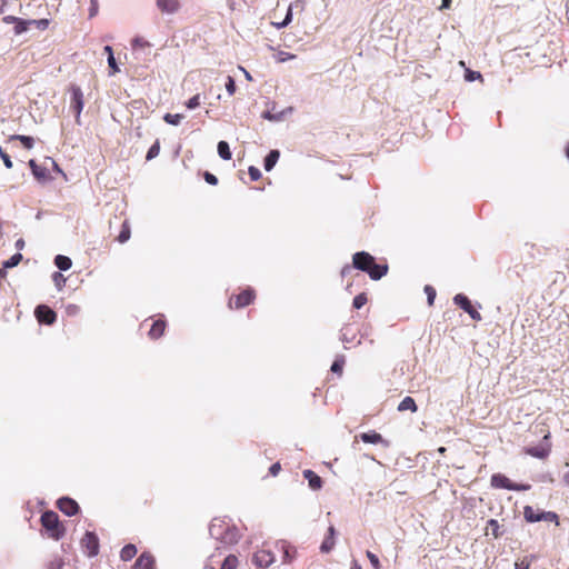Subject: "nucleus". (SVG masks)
Here are the masks:
<instances>
[{
    "label": "nucleus",
    "instance_id": "1",
    "mask_svg": "<svg viewBox=\"0 0 569 569\" xmlns=\"http://www.w3.org/2000/svg\"><path fill=\"white\" fill-rule=\"evenodd\" d=\"M352 268L368 273L372 280H380L389 270L387 263H377L375 258L367 251L356 252L352 256V264H346L341 269V276H347Z\"/></svg>",
    "mask_w": 569,
    "mask_h": 569
},
{
    "label": "nucleus",
    "instance_id": "2",
    "mask_svg": "<svg viewBox=\"0 0 569 569\" xmlns=\"http://www.w3.org/2000/svg\"><path fill=\"white\" fill-rule=\"evenodd\" d=\"M40 522L50 538L59 540L64 536L66 528L60 522L57 512L51 510L44 511L41 515Z\"/></svg>",
    "mask_w": 569,
    "mask_h": 569
},
{
    "label": "nucleus",
    "instance_id": "3",
    "mask_svg": "<svg viewBox=\"0 0 569 569\" xmlns=\"http://www.w3.org/2000/svg\"><path fill=\"white\" fill-rule=\"evenodd\" d=\"M523 518L527 522L549 521L559 526V517L553 511H540L531 506H525Z\"/></svg>",
    "mask_w": 569,
    "mask_h": 569
},
{
    "label": "nucleus",
    "instance_id": "4",
    "mask_svg": "<svg viewBox=\"0 0 569 569\" xmlns=\"http://www.w3.org/2000/svg\"><path fill=\"white\" fill-rule=\"evenodd\" d=\"M490 485L496 489H507L512 491H527L531 488L528 483H515L502 473H493L490 478Z\"/></svg>",
    "mask_w": 569,
    "mask_h": 569
},
{
    "label": "nucleus",
    "instance_id": "5",
    "mask_svg": "<svg viewBox=\"0 0 569 569\" xmlns=\"http://www.w3.org/2000/svg\"><path fill=\"white\" fill-rule=\"evenodd\" d=\"M256 299V291L248 287L242 289L239 293H234L229 298L228 307L230 309H242L251 305Z\"/></svg>",
    "mask_w": 569,
    "mask_h": 569
},
{
    "label": "nucleus",
    "instance_id": "6",
    "mask_svg": "<svg viewBox=\"0 0 569 569\" xmlns=\"http://www.w3.org/2000/svg\"><path fill=\"white\" fill-rule=\"evenodd\" d=\"M69 91L71 93L70 108L74 112V121L77 124H81V112L84 106L82 90L80 87L71 84Z\"/></svg>",
    "mask_w": 569,
    "mask_h": 569
},
{
    "label": "nucleus",
    "instance_id": "7",
    "mask_svg": "<svg viewBox=\"0 0 569 569\" xmlns=\"http://www.w3.org/2000/svg\"><path fill=\"white\" fill-rule=\"evenodd\" d=\"M80 545L88 557H94L99 553V539L94 532L87 531L83 535Z\"/></svg>",
    "mask_w": 569,
    "mask_h": 569
},
{
    "label": "nucleus",
    "instance_id": "8",
    "mask_svg": "<svg viewBox=\"0 0 569 569\" xmlns=\"http://www.w3.org/2000/svg\"><path fill=\"white\" fill-rule=\"evenodd\" d=\"M550 433L547 432L543 436V442L536 447H528L525 449V452L531 457L538 458V459H546L549 453L551 452V443L549 441Z\"/></svg>",
    "mask_w": 569,
    "mask_h": 569
},
{
    "label": "nucleus",
    "instance_id": "9",
    "mask_svg": "<svg viewBox=\"0 0 569 569\" xmlns=\"http://www.w3.org/2000/svg\"><path fill=\"white\" fill-rule=\"evenodd\" d=\"M453 301L463 311H466L472 320L480 321L482 319L480 312L472 306L471 301L468 299L467 296L458 293L455 296Z\"/></svg>",
    "mask_w": 569,
    "mask_h": 569
},
{
    "label": "nucleus",
    "instance_id": "10",
    "mask_svg": "<svg viewBox=\"0 0 569 569\" xmlns=\"http://www.w3.org/2000/svg\"><path fill=\"white\" fill-rule=\"evenodd\" d=\"M34 315L40 323L52 325L57 320L56 312L46 305L38 306Z\"/></svg>",
    "mask_w": 569,
    "mask_h": 569
},
{
    "label": "nucleus",
    "instance_id": "11",
    "mask_svg": "<svg viewBox=\"0 0 569 569\" xmlns=\"http://www.w3.org/2000/svg\"><path fill=\"white\" fill-rule=\"evenodd\" d=\"M58 509L67 516H74L79 512V505L69 497H62L57 501Z\"/></svg>",
    "mask_w": 569,
    "mask_h": 569
},
{
    "label": "nucleus",
    "instance_id": "12",
    "mask_svg": "<svg viewBox=\"0 0 569 569\" xmlns=\"http://www.w3.org/2000/svg\"><path fill=\"white\" fill-rule=\"evenodd\" d=\"M253 563L259 568H268L274 561L273 555L268 550H258L253 555Z\"/></svg>",
    "mask_w": 569,
    "mask_h": 569
},
{
    "label": "nucleus",
    "instance_id": "13",
    "mask_svg": "<svg viewBox=\"0 0 569 569\" xmlns=\"http://www.w3.org/2000/svg\"><path fill=\"white\" fill-rule=\"evenodd\" d=\"M156 560L150 552H142L134 562L133 569H154Z\"/></svg>",
    "mask_w": 569,
    "mask_h": 569
},
{
    "label": "nucleus",
    "instance_id": "14",
    "mask_svg": "<svg viewBox=\"0 0 569 569\" xmlns=\"http://www.w3.org/2000/svg\"><path fill=\"white\" fill-rule=\"evenodd\" d=\"M156 3L162 13L172 14L180 9L179 0H156Z\"/></svg>",
    "mask_w": 569,
    "mask_h": 569
},
{
    "label": "nucleus",
    "instance_id": "15",
    "mask_svg": "<svg viewBox=\"0 0 569 569\" xmlns=\"http://www.w3.org/2000/svg\"><path fill=\"white\" fill-rule=\"evenodd\" d=\"M166 327H167L166 320H163L161 318L154 320L153 323L151 325L149 332H148L149 338L152 340L159 339L160 337L163 336Z\"/></svg>",
    "mask_w": 569,
    "mask_h": 569
},
{
    "label": "nucleus",
    "instance_id": "16",
    "mask_svg": "<svg viewBox=\"0 0 569 569\" xmlns=\"http://www.w3.org/2000/svg\"><path fill=\"white\" fill-rule=\"evenodd\" d=\"M359 437L366 443H373V445L382 443L385 447L389 446V441L383 439L382 436L375 430H371L369 432H363Z\"/></svg>",
    "mask_w": 569,
    "mask_h": 569
},
{
    "label": "nucleus",
    "instance_id": "17",
    "mask_svg": "<svg viewBox=\"0 0 569 569\" xmlns=\"http://www.w3.org/2000/svg\"><path fill=\"white\" fill-rule=\"evenodd\" d=\"M29 167L38 181L44 182L49 180V173L47 168L39 166L34 160L29 161Z\"/></svg>",
    "mask_w": 569,
    "mask_h": 569
},
{
    "label": "nucleus",
    "instance_id": "18",
    "mask_svg": "<svg viewBox=\"0 0 569 569\" xmlns=\"http://www.w3.org/2000/svg\"><path fill=\"white\" fill-rule=\"evenodd\" d=\"M335 535H336L335 527L330 526L328 528V536L325 538V540L322 541V543L320 546L321 552L328 553V552H330L333 549V547H335Z\"/></svg>",
    "mask_w": 569,
    "mask_h": 569
},
{
    "label": "nucleus",
    "instance_id": "19",
    "mask_svg": "<svg viewBox=\"0 0 569 569\" xmlns=\"http://www.w3.org/2000/svg\"><path fill=\"white\" fill-rule=\"evenodd\" d=\"M303 477L308 480L309 487L311 489L319 490L322 487V479L312 470H305Z\"/></svg>",
    "mask_w": 569,
    "mask_h": 569
},
{
    "label": "nucleus",
    "instance_id": "20",
    "mask_svg": "<svg viewBox=\"0 0 569 569\" xmlns=\"http://www.w3.org/2000/svg\"><path fill=\"white\" fill-rule=\"evenodd\" d=\"M240 537H241V535H240L239 530L233 526V527H228L226 529V532L223 535H221L220 538L223 542L236 543V542H238Z\"/></svg>",
    "mask_w": 569,
    "mask_h": 569
},
{
    "label": "nucleus",
    "instance_id": "21",
    "mask_svg": "<svg viewBox=\"0 0 569 569\" xmlns=\"http://www.w3.org/2000/svg\"><path fill=\"white\" fill-rule=\"evenodd\" d=\"M300 4H302L301 1H296V2L291 3L288 8L284 19L282 21H280V23L271 22V24L277 29H282V28L287 27L292 21V8L298 7ZM303 6H301V8Z\"/></svg>",
    "mask_w": 569,
    "mask_h": 569
},
{
    "label": "nucleus",
    "instance_id": "22",
    "mask_svg": "<svg viewBox=\"0 0 569 569\" xmlns=\"http://www.w3.org/2000/svg\"><path fill=\"white\" fill-rule=\"evenodd\" d=\"M398 410L400 412H403V411H411V412H416L418 410V407L416 405V401L413 398L407 396L405 397L401 402L399 403L398 406Z\"/></svg>",
    "mask_w": 569,
    "mask_h": 569
},
{
    "label": "nucleus",
    "instance_id": "23",
    "mask_svg": "<svg viewBox=\"0 0 569 569\" xmlns=\"http://www.w3.org/2000/svg\"><path fill=\"white\" fill-rule=\"evenodd\" d=\"M489 533H491V536H492L493 538H496V539H497V538H499V537H501V536H502V533H503V532L501 531V529H500V525H499V522H498L496 519H490V520H488V522H487V526H486V535H489Z\"/></svg>",
    "mask_w": 569,
    "mask_h": 569
},
{
    "label": "nucleus",
    "instance_id": "24",
    "mask_svg": "<svg viewBox=\"0 0 569 569\" xmlns=\"http://www.w3.org/2000/svg\"><path fill=\"white\" fill-rule=\"evenodd\" d=\"M138 550H137V547L132 543H128L126 545L121 551H120V558L123 560V561H129L131 560L133 557H136Z\"/></svg>",
    "mask_w": 569,
    "mask_h": 569
},
{
    "label": "nucleus",
    "instance_id": "25",
    "mask_svg": "<svg viewBox=\"0 0 569 569\" xmlns=\"http://www.w3.org/2000/svg\"><path fill=\"white\" fill-rule=\"evenodd\" d=\"M279 151L278 150H271L268 156L264 158V169L267 171H270L274 164L277 163L279 159Z\"/></svg>",
    "mask_w": 569,
    "mask_h": 569
},
{
    "label": "nucleus",
    "instance_id": "26",
    "mask_svg": "<svg viewBox=\"0 0 569 569\" xmlns=\"http://www.w3.org/2000/svg\"><path fill=\"white\" fill-rule=\"evenodd\" d=\"M54 264L60 269V270H68L71 268L72 266V261L69 257L67 256H62V254H58L56 258H54Z\"/></svg>",
    "mask_w": 569,
    "mask_h": 569
},
{
    "label": "nucleus",
    "instance_id": "27",
    "mask_svg": "<svg viewBox=\"0 0 569 569\" xmlns=\"http://www.w3.org/2000/svg\"><path fill=\"white\" fill-rule=\"evenodd\" d=\"M217 148H218L219 156L223 160H230L231 159L232 154H231L230 147H229L228 142L219 141Z\"/></svg>",
    "mask_w": 569,
    "mask_h": 569
},
{
    "label": "nucleus",
    "instance_id": "28",
    "mask_svg": "<svg viewBox=\"0 0 569 569\" xmlns=\"http://www.w3.org/2000/svg\"><path fill=\"white\" fill-rule=\"evenodd\" d=\"M10 140H19L26 149H31L34 144L33 138L29 136L13 134Z\"/></svg>",
    "mask_w": 569,
    "mask_h": 569
},
{
    "label": "nucleus",
    "instance_id": "29",
    "mask_svg": "<svg viewBox=\"0 0 569 569\" xmlns=\"http://www.w3.org/2000/svg\"><path fill=\"white\" fill-rule=\"evenodd\" d=\"M159 153H160V141H159V139H157L154 141V143L149 148L147 156H146V160L150 161V160L157 158L159 156Z\"/></svg>",
    "mask_w": 569,
    "mask_h": 569
},
{
    "label": "nucleus",
    "instance_id": "30",
    "mask_svg": "<svg viewBox=\"0 0 569 569\" xmlns=\"http://www.w3.org/2000/svg\"><path fill=\"white\" fill-rule=\"evenodd\" d=\"M238 558L234 555H229L223 560L220 569H237Z\"/></svg>",
    "mask_w": 569,
    "mask_h": 569
},
{
    "label": "nucleus",
    "instance_id": "31",
    "mask_svg": "<svg viewBox=\"0 0 569 569\" xmlns=\"http://www.w3.org/2000/svg\"><path fill=\"white\" fill-rule=\"evenodd\" d=\"M130 233H131V231H130V226H129V223H128L127 221H124V222L122 223L121 231H120V233H119V236H118V241H119L120 243H124L126 241H128V240H129V238H130Z\"/></svg>",
    "mask_w": 569,
    "mask_h": 569
},
{
    "label": "nucleus",
    "instance_id": "32",
    "mask_svg": "<svg viewBox=\"0 0 569 569\" xmlns=\"http://www.w3.org/2000/svg\"><path fill=\"white\" fill-rule=\"evenodd\" d=\"M21 260H22V254L21 253H14L10 259L6 260L2 263L3 269L13 268V267L18 266Z\"/></svg>",
    "mask_w": 569,
    "mask_h": 569
},
{
    "label": "nucleus",
    "instance_id": "33",
    "mask_svg": "<svg viewBox=\"0 0 569 569\" xmlns=\"http://www.w3.org/2000/svg\"><path fill=\"white\" fill-rule=\"evenodd\" d=\"M183 116L180 114V113H166L163 116V120L169 123V124H172V126H178L181 120H182Z\"/></svg>",
    "mask_w": 569,
    "mask_h": 569
},
{
    "label": "nucleus",
    "instance_id": "34",
    "mask_svg": "<svg viewBox=\"0 0 569 569\" xmlns=\"http://www.w3.org/2000/svg\"><path fill=\"white\" fill-rule=\"evenodd\" d=\"M367 301H368V297L365 292H362V293L357 295L353 298L352 306L356 309H360L367 303Z\"/></svg>",
    "mask_w": 569,
    "mask_h": 569
},
{
    "label": "nucleus",
    "instance_id": "35",
    "mask_svg": "<svg viewBox=\"0 0 569 569\" xmlns=\"http://www.w3.org/2000/svg\"><path fill=\"white\" fill-rule=\"evenodd\" d=\"M425 292L427 295L428 305L432 306L437 295L436 289L432 286L427 284L425 286Z\"/></svg>",
    "mask_w": 569,
    "mask_h": 569
},
{
    "label": "nucleus",
    "instance_id": "36",
    "mask_svg": "<svg viewBox=\"0 0 569 569\" xmlns=\"http://www.w3.org/2000/svg\"><path fill=\"white\" fill-rule=\"evenodd\" d=\"M465 79H466V81H469V82L475 81V80L482 81V76L478 71H472L470 69H466Z\"/></svg>",
    "mask_w": 569,
    "mask_h": 569
},
{
    "label": "nucleus",
    "instance_id": "37",
    "mask_svg": "<svg viewBox=\"0 0 569 569\" xmlns=\"http://www.w3.org/2000/svg\"><path fill=\"white\" fill-rule=\"evenodd\" d=\"M296 58V54L293 53H290V52H286V51H279L276 56V60L278 62H284L287 60H292Z\"/></svg>",
    "mask_w": 569,
    "mask_h": 569
},
{
    "label": "nucleus",
    "instance_id": "38",
    "mask_svg": "<svg viewBox=\"0 0 569 569\" xmlns=\"http://www.w3.org/2000/svg\"><path fill=\"white\" fill-rule=\"evenodd\" d=\"M201 101H200V94H194L192 98H190L187 102H186V107L188 109H196L200 106Z\"/></svg>",
    "mask_w": 569,
    "mask_h": 569
},
{
    "label": "nucleus",
    "instance_id": "39",
    "mask_svg": "<svg viewBox=\"0 0 569 569\" xmlns=\"http://www.w3.org/2000/svg\"><path fill=\"white\" fill-rule=\"evenodd\" d=\"M366 556L375 569H380L381 566H380L379 558L373 552L368 550L366 552Z\"/></svg>",
    "mask_w": 569,
    "mask_h": 569
},
{
    "label": "nucleus",
    "instance_id": "40",
    "mask_svg": "<svg viewBox=\"0 0 569 569\" xmlns=\"http://www.w3.org/2000/svg\"><path fill=\"white\" fill-rule=\"evenodd\" d=\"M530 565L531 562L528 557H523L515 562V569H529Z\"/></svg>",
    "mask_w": 569,
    "mask_h": 569
},
{
    "label": "nucleus",
    "instance_id": "41",
    "mask_svg": "<svg viewBox=\"0 0 569 569\" xmlns=\"http://www.w3.org/2000/svg\"><path fill=\"white\" fill-rule=\"evenodd\" d=\"M0 158L2 159L6 168L11 169L13 167L10 156L1 147H0Z\"/></svg>",
    "mask_w": 569,
    "mask_h": 569
},
{
    "label": "nucleus",
    "instance_id": "42",
    "mask_svg": "<svg viewBox=\"0 0 569 569\" xmlns=\"http://www.w3.org/2000/svg\"><path fill=\"white\" fill-rule=\"evenodd\" d=\"M30 23V21H24V20H20V19H17V24H16V32L17 33H22L24 31L28 30V24Z\"/></svg>",
    "mask_w": 569,
    "mask_h": 569
},
{
    "label": "nucleus",
    "instance_id": "43",
    "mask_svg": "<svg viewBox=\"0 0 569 569\" xmlns=\"http://www.w3.org/2000/svg\"><path fill=\"white\" fill-rule=\"evenodd\" d=\"M226 89L230 96L236 92V82L231 76H228L227 78Z\"/></svg>",
    "mask_w": 569,
    "mask_h": 569
},
{
    "label": "nucleus",
    "instance_id": "44",
    "mask_svg": "<svg viewBox=\"0 0 569 569\" xmlns=\"http://www.w3.org/2000/svg\"><path fill=\"white\" fill-rule=\"evenodd\" d=\"M248 173L252 181H257L261 178L260 170L253 166L249 167Z\"/></svg>",
    "mask_w": 569,
    "mask_h": 569
},
{
    "label": "nucleus",
    "instance_id": "45",
    "mask_svg": "<svg viewBox=\"0 0 569 569\" xmlns=\"http://www.w3.org/2000/svg\"><path fill=\"white\" fill-rule=\"evenodd\" d=\"M343 365H345L343 360H335L331 366V371L340 375L342 372Z\"/></svg>",
    "mask_w": 569,
    "mask_h": 569
},
{
    "label": "nucleus",
    "instance_id": "46",
    "mask_svg": "<svg viewBox=\"0 0 569 569\" xmlns=\"http://www.w3.org/2000/svg\"><path fill=\"white\" fill-rule=\"evenodd\" d=\"M30 23L36 24L38 29L44 30L49 26V20L48 19L31 20Z\"/></svg>",
    "mask_w": 569,
    "mask_h": 569
},
{
    "label": "nucleus",
    "instance_id": "47",
    "mask_svg": "<svg viewBox=\"0 0 569 569\" xmlns=\"http://www.w3.org/2000/svg\"><path fill=\"white\" fill-rule=\"evenodd\" d=\"M108 64H109V68L111 69V74H114L116 72L119 71V68L117 66L113 54H110V57H108Z\"/></svg>",
    "mask_w": 569,
    "mask_h": 569
},
{
    "label": "nucleus",
    "instance_id": "48",
    "mask_svg": "<svg viewBox=\"0 0 569 569\" xmlns=\"http://www.w3.org/2000/svg\"><path fill=\"white\" fill-rule=\"evenodd\" d=\"M203 178L209 184L216 186L218 183V178L211 172L206 171Z\"/></svg>",
    "mask_w": 569,
    "mask_h": 569
},
{
    "label": "nucleus",
    "instance_id": "49",
    "mask_svg": "<svg viewBox=\"0 0 569 569\" xmlns=\"http://www.w3.org/2000/svg\"><path fill=\"white\" fill-rule=\"evenodd\" d=\"M98 8H99L98 1L91 0L90 1V10H89L90 18L94 17L98 13Z\"/></svg>",
    "mask_w": 569,
    "mask_h": 569
},
{
    "label": "nucleus",
    "instance_id": "50",
    "mask_svg": "<svg viewBox=\"0 0 569 569\" xmlns=\"http://www.w3.org/2000/svg\"><path fill=\"white\" fill-rule=\"evenodd\" d=\"M281 470V465L279 462H276L273 463L270 469H269V473L272 476V477H276Z\"/></svg>",
    "mask_w": 569,
    "mask_h": 569
},
{
    "label": "nucleus",
    "instance_id": "51",
    "mask_svg": "<svg viewBox=\"0 0 569 569\" xmlns=\"http://www.w3.org/2000/svg\"><path fill=\"white\" fill-rule=\"evenodd\" d=\"M16 247L18 249H22L24 247V241L23 239H18L17 242H16Z\"/></svg>",
    "mask_w": 569,
    "mask_h": 569
},
{
    "label": "nucleus",
    "instance_id": "52",
    "mask_svg": "<svg viewBox=\"0 0 569 569\" xmlns=\"http://www.w3.org/2000/svg\"><path fill=\"white\" fill-rule=\"evenodd\" d=\"M221 527H222V525L212 523L211 529H210L211 533L214 535V531L217 530V528H221Z\"/></svg>",
    "mask_w": 569,
    "mask_h": 569
},
{
    "label": "nucleus",
    "instance_id": "53",
    "mask_svg": "<svg viewBox=\"0 0 569 569\" xmlns=\"http://www.w3.org/2000/svg\"><path fill=\"white\" fill-rule=\"evenodd\" d=\"M350 569H362V567L358 563V561H352Z\"/></svg>",
    "mask_w": 569,
    "mask_h": 569
},
{
    "label": "nucleus",
    "instance_id": "54",
    "mask_svg": "<svg viewBox=\"0 0 569 569\" xmlns=\"http://www.w3.org/2000/svg\"><path fill=\"white\" fill-rule=\"evenodd\" d=\"M104 51L106 53H108V57H110V54H113L112 48L110 46H106Z\"/></svg>",
    "mask_w": 569,
    "mask_h": 569
},
{
    "label": "nucleus",
    "instance_id": "55",
    "mask_svg": "<svg viewBox=\"0 0 569 569\" xmlns=\"http://www.w3.org/2000/svg\"><path fill=\"white\" fill-rule=\"evenodd\" d=\"M451 3V0H442V8H449Z\"/></svg>",
    "mask_w": 569,
    "mask_h": 569
},
{
    "label": "nucleus",
    "instance_id": "56",
    "mask_svg": "<svg viewBox=\"0 0 569 569\" xmlns=\"http://www.w3.org/2000/svg\"><path fill=\"white\" fill-rule=\"evenodd\" d=\"M283 560H284V561H290V560H291V558H290V552H289V550H288V549H287V550H284V559H283Z\"/></svg>",
    "mask_w": 569,
    "mask_h": 569
},
{
    "label": "nucleus",
    "instance_id": "57",
    "mask_svg": "<svg viewBox=\"0 0 569 569\" xmlns=\"http://www.w3.org/2000/svg\"><path fill=\"white\" fill-rule=\"evenodd\" d=\"M563 481L567 486H569V471L563 475Z\"/></svg>",
    "mask_w": 569,
    "mask_h": 569
},
{
    "label": "nucleus",
    "instance_id": "58",
    "mask_svg": "<svg viewBox=\"0 0 569 569\" xmlns=\"http://www.w3.org/2000/svg\"><path fill=\"white\" fill-rule=\"evenodd\" d=\"M6 276V269H0V278L4 277Z\"/></svg>",
    "mask_w": 569,
    "mask_h": 569
},
{
    "label": "nucleus",
    "instance_id": "59",
    "mask_svg": "<svg viewBox=\"0 0 569 569\" xmlns=\"http://www.w3.org/2000/svg\"><path fill=\"white\" fill-rule=\"evenodd\" d=\"M459 66H460V67H462V68H465V69H467V68H466V63H465V61H462V60H461V61H459Z\"/></svg>",
    "mask_w": 569,
    "mask_h": 569
},
{
    "label": "nucleus",
    "instance_id": "60",
    "mask_svg": "<svg viewBox=\"0 0 569 569\" xmlns=\"http://www.w3.org/2000/svg\"><path fill=\"white\" fill-rule=\"evenodd\" d=\"M136 44H141V41L139 39H134L133 46H136Z\"/></svg>",
    "mask_w": 569,
    "mask_h": 569
},
{
    "label": "nucleus",
    "instance_id": "61",
    "mask_svg": "<svg viewBox=\"0 0 569 569\" xmlns=\"http://www.w3.org/2000/svg\"><path fill=\"white\" fill-rule=\"evenodd\" d=\"M136 44H141V41L139 39H134L133 46H136Z\"/></svg>",
    "mask_w": 569,
    "mask_h": 569
},
{
    "label": "nucleus",
    "instance_id": "62",
    "mask_svg": "<svg viewBox=\"0 0 569 569\" xmlns=\"http://www.w3.org/2000/svg\"><path fill=\"white\" fill-rule=\"evenodd\" d=\"M566 156H567V158H568V160H569V142H568V147H567Z\"/></svg>",
    "mask_w": 569,
    "mask_h": 569
},
{
    "label": "nucleus",
    "instance_id": "63",
    "mask_svg": "<svg viewBox=\"0 0 569 569\" xmlns=\"http://www.w3.org/2000/svg\"><path fill=\"white\" fill-rule=\"evenodd\" d=\"M445 451H446V448H443V447L439 448L440 453H443Z\"/></svg>",
    "mask_w": 569,
    "mask_h": 569
}]
</instances>
